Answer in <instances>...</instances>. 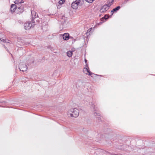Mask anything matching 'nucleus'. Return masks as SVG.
<instances>
[{
	"label": "nucleus",
	"instance_id": "obj_1",
	"mask_svg": "<svg viewBox=\"0 0 155 155\" xmlns=\"http://www.w3.org/2000/svg\"><path fill=\"white\" fill-rule=\"evenodd\" d=\"M79 110L76 108L71 109L68 111V115L69 117H77L79 115Z\"/></svg>",
	"mask_w": 155,
	"mask_h": 155
},
{
	"label": "nucleus",
	"instance_id": "obj_2",
	"mask_svg": "<svg viewBox=\"0 0 155 155\" xmlns=\"http://www.w3.org/2000/svg\"><path fill=\"white\" fill-rule=\"evenodd\" d=\"M89 105L91 106V107L93 108L95 111L94 115L95 116H100V114L99 111L97 110L96 107H95V105L92 102H90L89 103Z\"/></svg>",
	"mask_w": 155,
	"mask_h": 155
},
{
	"label": "nucleus",
	"instance_id": "obj_3",
	"mask_svg": "<svg viewBox=\"0 0 155 155\" xmlns=\"http://www.w3.org/2000/svg\"><path fill=\"white\" fill-rule=\"evenodd\" d=\"M27 67L24 63H20L19 65V69L20 71H26L27 69Z\"/></svg>",
	"mask_w": 155,
	"mask_h": 155
},
{
	"label": "nucleus",
	"instance_id": "obj_4",
	"mask_svg": "<svg viewBox=\"0 0 155 155\" xmlns=\"http://www.w3.org/2000/svg\"><path fill=\"white\" fill-rule=\"evenodd\" d=\"M84 81L83 80H78L76 84V86L77 88H79L82 87L84 86Z\"/></svg>",
	"mask_w": 155,
	"mask_h": 155
},
{
	"label": "nucleus",
	"instance_id": "obj_5",
	"mask_svg": "<svg viewBox=\"0 0 155 155\" xmlns=\"http://www.w3.org/2000/svg\"><path fill=\"white\" fill-rule=\"evenodd\" d=\"M34 23H33V24H32L29 22L25 23L24 25L25 28L26 30L30 29L31 27L35 25V24Z\"/></svg>",
	"mask_w": 155,
	"mask_h": 155
},
{
	"label": "nucleus",
	"instance_id": "obj_6",
	"mask_svg": "<svg viewBox=\"0 0 155 155\" xmlns=\"http://www.w3.org/2000/svg\"><path fill=\"white\" fill-rule=\"evenodd\" d=\"M31 14L32 15V19L31 20L32 23H34L35 21L34 19L38 17V15L37 14L36 12L34 11H31Z\"/></svg>",
	"mask_w": 155,
	"mask_h": 155
},
{
	"label": "nucleus",
	"instance_id": "obj_7",
	"mask_svg": "<svg viewBox=\"0 0 155 155\" xmlns=\"http://www.w3.org/2000/svg\"><path fill=\"white\" fill-rule=\"evenodd\" d=\"M109 9L107 5H104L100 9V11L101 13H104Z\"/></svg>",
	"mask_w": 155,
	"mask_h": 155
},
{
	"label": "nucleus",
	"instance_id": "obj_8",
	"mask_svg": "<svg viewBox=\"0 0 155 155\" xmlns=\"http://www.w3.org/2000/svg\"><path fill=\"white\" fill-rule=\"evenodd\" d=\"M78 5H79V4L76 0L75 2H73L72 3L71 7L73 9H76L78 8Z\"/></svg>",
	"mask_w": 155,
	"mask_h": 155
},
{
	"label": "nucleus",
	"instance_id": "obj_9",
	"mask_svg": "<svg viewBox=\"0 0 155 155\" xmlns=\"http://www.w3.org/2000/svg\"><path fill=\"white\" fill-rule=\"evenodd\" d=\"M83 72L84 73H85L86 74H88L90 76H91L93 74V73L90 71L87 68H84L83 69Z\"/></svg>",
	"mask_w": 155,
	"mask_h": 155
},
{
	"label": "nucleus",
	"instance_id": "obj_10",
	"mask_svg": "<svg viewBox=\"0 0 155 155\" xmlns=\"http://www.w3.org/2000/svg\"><path fill=\"white\" fill-rule=\"evenodd\" d=\"M17 7L15 4H12L11 6L10 11L12 12H14L15 11L16 9H17Z\"/></svg>",
	"mask_w": 155,
	"mask_h": 155
},
{
	"label": "nucleus",
	"instance_id": "obj_11",
	"mask_svg": "<svg viewBox=\"0 0 155 155\" xmlns=\"http://www.w3.org/2000/svg\"><path fill=\"white\" fill-rule=\"evenodd\" d=\"M63 38L64 40H67L69 39V34L68 33H65L63 35Z\"/></svg>",
	"mask_w": 155,
	"mask_h": 155
},
{
	"label": "nucleus",
	"instance_id": "obj_12",
	"mask_svg": "<svg viewBox=\"0 0 155 155\" xmlns=\"http://www.w3.org/2000/svg\"><path fill=\"white\" fill-rule=\"evenodd\" d=\"M67 18H66L64 16H63L61 18V24L62 25H64L67 21Z\"/></svg>",
	"mask_w": 155,
	"mask_h": 155
},
{
	"label": "nucleus",
	"instance_id": "obj_13",
	"mask_svg": "<svg viewBox=\"0 0 155 155\" xmlns=\"http://www.w3.org/2000/svg\"><path fill=\"white\" fill-rule=\"evenodd\" d=\"M17 9H18L17 10L19 12V13H21L24 11V8L22 7H17Z\"/></svg>",
	"mask_w": 155,
	"mask_h": 155
},
{
	"label": "nucleus",
	"instance_id": "obj_14",
	"mask_svg": "<svg viewBox=\"0 0 155 155\" xmlns=\"http://www.w3.org/2000/svg\"><path fill=\"white\" fill-rule=\"evenodd\" d=\"M24 2L23 0H15L14 2V3L15 4H21L23 3Z\"/></svg>",
	"mask_w": 155,
	"mask_h": 155
},
{
	"label": "nucleus",
	"instance_id": "obj_15",
	"mask_svg": "<svg viewBox=\"0 0 155 155\" xmlns=\"http://www.w3.org/2000/svg\"><path fill=\"white\" fill-rule=\"evenodd\" d=\"M79 3L80 6H82L83 5L84 0H76Z\"/></svg>",
	"mask_w": 155,
	"mask_h": 155
},
{
	"label": "nucleus",
	"instance_id": "obj_16",
	"mask_svg": "<svg viewBox=\"0 0 155 155\" xmlns=\"http://www.w3.org/2000/svg\"><path fill=\"white\" fill-rule=\"evenodd\" d=\"M120 8V6H118L116 8H114L111 11V12H116Z\"/></svg>",
	"mask_w": 155,
	"mask_h": 155
},
{
	"label": "nucleus",
	"instance_id": "obj_17",
	"mask_svg": "<svg viewBox=\"0 0 155 155\" xmlns=\"http://www.w3.org/2000/svg\"><path fill=\"white\" fill-rule=\"evenodd\" d=\"M67 54L68 57H71L72 55V51H68L67 52Z\"/></svg>",
	"mask_w": 155,
	"mask_h": 155
},
{
	"label": "nucleus",
	"instance_id": "obj_18",
	"mask_svg": "<svg viewBox=\"0 0 155 155\" xmlns=\"http://www.w3.org/2000/svg\"><path fill=\"white\" fill-rule=\"evenodd\" d=\"M109 17V15L107 14L105 15L102 18V19H107Z\"/></svg>",
	"mask_w": 155,
	"mask_h": 155
},
{
	"label": "nucleus",
	"instance_id": "obj_19",
	"mask_svg": "<svg viewBox=\"0 0 155 155\" xmlns=\"http://www.w3.org/2000/svg\"><path fill=\"white\" fill-rule=\"evenodd\" d=\"M65 0H61L59 2V4L60 5H62L65 2Z\"/></svg>",
	"mask_w": 155,
	"mask_h": 155
},
{
	"label": "nucleus",
	"instance_id": "obj_20",
	"mask_svg": "<svg viewBox=\"0 0 155 155\" xmlns=\"http://www.w3.org/2000/svg\"><path fill=\"white\" fill-rule=\"evenodd\" d=\"M112 5V2H109L108 4H106L108 6V8L109 9V7Z\"/></svg>",
	"mask_w": 155,
	"mask_h": 155
},
{
	"label": "nucleus",
	"instance_id": "obj_21",
	"mask_svg": "<svg viewBox=\"0 0 155 155\" xmlns=\"http://www.w3.org/2000/svg\"><path fill=\"white\" fill-rule=\"evenodd\" d=\"M103 152L105 154H106L107 153H109L110 154H112L111 153H110L108 152L107 151H104V150H102Z\"/></svg>",
	"mask_w": 155,
	"mask_h": 155
},
{
	"label": "nucleus",
	"instance_id": "obj_22",
	"mask_svg": "<svg viewBox=\"0 0 155 155\" xmlns=\"http://www.w3.org/2000/svg\"><path fill=\"white\" fill-rule=\"evenodd\" d=\"M1 41L3 42L4 43H6V41L4 39H3L2 40L1 39V38H0V41Z\"/></svg>",
	"mask_w": 155,
	"mask_h": 155
},
{
	"label": "nucleus",
	"instance_id": "obj_23",
	"mask_svg": "<svg viewBox=\"0 0 155 155\" xmlns=\"http://www.w3.org/2000/svg\"><path fill=\"white\" fill-rule=\"evenodd\" d=\"M87 2L89 3H91L93 2H91V0H85Z\"/></svg>",
	"mask_w": 155,
	"mask_h": 155
},
{
	"label": "nucleus",
	"instance_id": "obj_24",
	"mask_svg": "<svg viewBox=\"0 0 155 155\" xmlns=\"http://www.w3.org/2000/svg\"><path fill=\"white\" fill-rule=\"evenodd\" d=\"M92 29V28H91L90 29H89L87 31V33H88L89 32H90L91 31V29Z\"/></svg>",
	"mask_w": 155,
	"mask_h": 155
},
{
	"label": "nucleus",
	"instance_id": "obj_25",
	"mask_svg": "<svg viewBox=\"0 0 155 155\" xmlns=\"http://www.w3.org/2000/svg\"><path fill=\"white\" fill-rule=\"evenodd\" d=\"M3 46L6 49V50H8L7 48L5 46V45H3Z\"/></svg>",
	"mask_w": 155,
	"mask_h": 155
},
{
	"label": "nucleus",
	"instance_id": "obj_26",
	"mask_svg": "<svg viewBox=\"0 0 155 155\" xmlns=\"http://www.w3.org/2000/svg\"><path fill=\"white\" fill-rule=\"evenodd\" d=\"M3 46L6 49V50H8L7 48L5 46V45H3Z\"/></svg>",
	"mask_w": 155,
	"mask_h": 155
},
{
	"label": "nucleus",
	"instance_id": "obj_27",
	"mask_svg": "<svg viewBox=\"0 0 155 155\" xmlns=\"http://www.w3.org/2000/svg\"><path fill=\"white\" fill-rule=\"evenodd\" d=\"M85 63H87V60H86V59H85Z\"/></svg>",
	"mask_w": 155,
	"mask_h": 155
},
{
	"label": "nucleus",
	"instance_id": "obj_28",
	"mask_svg": "<svg viewBox=\"0 0 155 155\" xmlns=\"http://www.w3.org/2000/svg\"><path fill=\"white\" fill-rule=\"evenodd\" d=\"M113 2H114V0H112L110 2H112V4L113 3Z\"/></svg>",
	"mask_w": 155,
	"mask_h": 155
},
{
	"label": "nucleus",
	"instance_id": "obj_29",
	"mask_svg": "<svg viewBox=\"0 0 155 155\" xmlns=\"http://www.w3.org/2000/svg\"><path fill=\"white\" fill-rule=\"evenodd\" d=\"M127 2V1H125L124 2V4H125L126 3V2Z\"/></svg>",
	"mask_w": 155,
	"mask_h": 155
},
{
	"label": "nucleus",
	"instance_id": "obj_30",
	"mask_svg": "<svg viewBox=\"0 0 155 155\" xmlns=\"http://www.w3.org/2000/svg\"><path fill=\"white\" fill-rule=\"evenodd\" d=\"M94 0H91V2H93V1Z\"/></svg>",
	"mask_w": 155,
	"mask_h": 155
},
{
	"label": "nucleus",
	"instance_id": "obj_31",
	"mask_svg": "<svg viewBox=\"0 0 155 155\" xmlns=\"http://www.w3.org/2000/svg\"><path fill=\"white\" fill-rule=\"evenodd\" d=\"M97 118H100V117H97Z\"/></svg>",
	"mask_w": 155,
	"mask_h": 155
}]
</instances>
